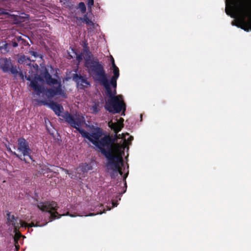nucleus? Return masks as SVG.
I'll list each match as a JSON object with an SVG mask.
<instances>
[{"label":"nucleus","mask_w":251,"mask_h":251,"mask_svg":"<svg viewBox=\"0 0 251 251\" xmlns=\"http://www.w3.org/2000/svg\"><path fill=\"white\" fill-rule=\"evenodd\" d=\"M229 8V10L227 8L226 9L227 15L233 17L231 15L233 13L238 16L236 26L247 32L251 30V2L245 0H233Z\"/></svg>","instance_id":"1"},{"label":"nucleus","mask_w":251,"mask_h":251,"mask_svg":"<svg viewBox=\"0 0 251 251\" xmlns=\"http://www.w3.org/2000/svg\"><path fill=\"white\" fill-rule=\"evenodd\" d=\"M25 77L26 80L31 81L30 86L36 92L37 95H39L45 89L44 87L38 84V81H45L50 86L54 84L58 85L56 87L53 88L56 96L59 95L63 98H67L66 91L62 88L61 82L56 78H52L46 67L43 68V72H41L39 75L35 76L34 79H32V76L30 75L25 76Z\"/></svg>","instance_id":"2"},{"label":"nucleus","mask_w":251,"mask_h":251,"mask_svg":"<svg viewBox=\"0 0 251 251\" xmlns=\"http://www.w3.org/2000/svg\"><path fill=\"white\" fill-rule=\"evenodd\" d=\"M101 84L106 91L107 96L109 99L106 101L104 108L109 112L115 114L119 113L122 109L126 110V105L124 102L122 95L115 96L116 91H112L110 86L106 74H105L95 79Z\"/></svg>","instance_id":"3"},{"label":"nucleus","mask_w":251,"mask_h":251,"mask_svg":"<svg viewBox=\"0 0 251 251\" xmlns=\"http://www.w3.org/2000/svg\"><path fill=\"white\" fill-rule=\"evenodd\" d=\"M63 117L65 119V121L67 122L71 127L75 128L78 131L81 135V136L87 139L93 145L96 147L100 142V137L102 135V129L100 127H97L96 131L90 134L89 132L85 131L84 129L81 128V126L84 122V121L79 117H75L71 113L66 112L65 113Z\"/></svg>","instance_id":"4"},{"label":"nucleus","mask_w":251,"mask_h":251,"mask_svg":"<svg viewBox=\"0 0 251 251\" xmlns=\"http://www.w3.org/2000/svg\"><path fill=\"white\" fill-rule=\"evenodd\" d=\"M84 44L83 53L85 67L88 72L93 76L94 79L106 74L103 64L97 58H93L87 41L83 42Z\"/></svg>","instance_id":"5"},{"label":"nucleus","mask_w":251,"mask_h":251,"mask_svg":"<svg viewBox=\"0 0 251 251\" xmlns=\"http://www.w3.org/2000/svg\"><path fill=\"white\" fill-rule=\"evenodd\" d=\"M116 139V137H113L109 134L105 135L100 138V142L96 145V147L106 158L107 161L117 155L114 154L113 151Z\"/></svg>","instance_id":"6"},{"label":"nucleus","mask_w":251,"mask_h":251,"mask_svg":"<svg viewBox=\"0 0 251 251\" xmlns=\"http://www.w3.org/2000/svg\"><path fill=\"white\" fill-rule=\"evenodd\" d=\"M37 207L43 212H48L50 215V221H52L56 219L61 218L62 216L67 215L72 217L76 216V215L71 214L67 212L66 214H59L57 212L58 206L57 202L54 201H45L40 202L37 204Z\"/></svg>","instance_id":"7"},{"label":"nucleus","mask_w":251,"mask_h":251,"mask_svg":"<svg viewBox=\"0 0 251 251\" xmlns=\"http://www.w3.org/2000/svg\"><path fill=\"white\" fill-rule=\"evenodd\" d=\"M124 165L123 157L121 155H117L107 160L105 165L108 170H112L113 172L119 173L121 176L123 174L122 167Z\"/></svg>","instance_id":"8"},{"label":"nucleus","mask_w":251,"mask_h":251,"mask_svg":"<svg viewBox=\"0 0 251 251\" xmlns=\"http://www.w3.org/2000/svg\"><path fill=\"white\" fill-rule=\"evenodd\" d=\"M17 151L21 153L20 155L22 156V158L28 157L32 162L34 161L31 155L32 151L29 147V143L23 137L18 139Z\"/></svg>","instance_id":"9"},{"label":"nucleus","mask_w":251,"mask_h":251,"mask_svg":"<svg viewBox=\"0 0 251 251\" xmlns=\"http://www.w3.org/2000/svg\"><path fill=\"white\" fill-rule=\"evenodd\" d=\"M0 69L3 73L10 72L11 74L16 75L18 73V70L16 66L12 65L11 60L10 58H0Z\"/></svg>","instance_id":"10"},{"label":"nucleus","mask_w":251,"mask_h":251,"mask_svg":"<svg viewBox=\"0 0 251 251\" xmlns=\"http://www.w3.org/2000/svg\"><path fill=\"white\" fill-rule=\"evenodd\" d=\"M40 102L42 104L48 106L49 107H50L57 116H62L63 118H64L63 115L66 112H68V111H66L61 114V113L64 111L63 107L61 104H58L52 100H50L49 102L47 100H40ZM68 113H70L69 112ZM63 119L65 120L64 118Z\"/></svg>","instance_id":"11"},{"label":"nucleus","mask_w":251,"mask_h":251,"mask_svg":"<svg viewBox=\"0 0 251 251\" xmlns=\"http://www.w3.org/2000/svg\"><path fill=\"white\" fill-rule=\"evenodd\" d=\"M73 79L77 85V87L80 89L84 90L86 88L90 86V82L88 81L86 75H81L80 74H74L73 75Z\"/></svg>","instance_id":"12"},{"label":"nucleus","mask_w":251,"mask_h":251,"mask_svg":"<svg viewBox=\"0 0 251 251\" xmlns=\"http://www.w3.org/2000/svg\"><path fill=\"white\" fill-rule=\"evenodd\" d=\"M108 126L115 133V137H117V133L121 131L124 127L123 126L119 123H112L111 121L108 123ZM118 138L120 137H118Z\"/></svg>","instance_id":"13"},{"label":"nucleus","mask_w":251,"mask_h":251,"mask_svg":"<svg viewBox=\"0 0 251 251\" xmlns=\"http://www.w3.org/2000/svg\"><path fill=\"white\" fill-rule=\"evenodd\" d=\"M63 6L68 8L70 10H73L75 9L74 2L72 0H60Z\"/></svg>","instance_id":"14"},{"label":"nucleus","mask_w":251,"mask_h":251,"mask_svg":"<svg viewBox=\"0 0 251 251\" xmlns=\"http://www.w3.org/2000/svg\"><path fill=\"white\" fill-rule=\"evenodd\" d=\"M75 19L77 20L82 21L88 26H93L94 25V23L88 17L87 14H85L83 17H75Z\"/></svg>","instance_id":"15"},{"label":"nucleus","mask_w":251,"mask_h":251,"mask_svg":"<svg viewBox=\"0 0 251 251\" xmlns=\"http://www.w3.org/2000/svg\"><path fill=\"white\" fill-rule=\"evenodd\" d=\"M79 169L83 173H87L93 169V167L90 163H82L79 166Z\"/></svg>","instance_id":"16"},{"label":"nucleus","mask_w":251,"mask_h":251,"mask_svg":"<svg viewBox=\"0 0 251 251\" xmlns=\"http://www.w3.org/2000/svg\"><path fill=\"white\" fill-rule=\"evenodd\" d=\"M44 93L48 99H51L56 96L53 88H46L43 90L42 93Z\"/></svg>","instance_id":"17"},{"label":"nucleus","mask_w":251,"mask_h":251,"mask_svg":"<svg viewBox=\"0 0 251 251\" xmlns=\"http://www.w3.org/2000/svg\"><path fill=\"white\" fill-rule=\"evenodd\" d=\"M10 43H7L6 41L1 42L0 43V50H3L5 52H7L9 51L10 50Z\"/></svg>","instance_id":"18"},{"label":"nucleus","mask_w":251,"mask_h":251,"mask_svg":"<svg viewBox=\"0 0 251 251\" xmlns=\"http://www.w3.org/2000/svg\"><path fill=\"white\" fill-rule=\"evenodd\" d=\"M6 148L8 152L15 155L17 158L20 159L21 160L24 161L25 163H29V162L27 160L26 158H22V156L21 155H20L19 153H16L15 151H13L9 147H7Z\"/></svg>","instance_id":"19"},{"label":"nucleus","mask_w":251,"mask_h":251,"mask_svg":"<svg viewBox=\"0 0 251 251\" xmlns=\"http://www.w3.org/2000/svg\"><path fill=\"white\" fill-rule=\"evenodd\" d=\"M15 234L14 237V244L16 248H19V246L18 245V240L22 236V234L19 231V230L18 231H14Z\"/></svg>","instance_id":"20"},{"label":"nucleus","mask_w":251,"mask_h":251,"mask_svg":"<svg viewBox=\"0 0 251 251\" xmlns=\"http://www.w3.org/2000/svg\"><path fill=\"white\" fill-rule=\"evenodd\" d=\"M18 45H22L23 46H29L28 42L23 38L21 36H16Z\"/></svg>","instance_id":"21"},{"label":"nucleus","mask_w":251,"mask_h":251,"mask_svg":"<svg viewBox=\"0 0 251 251\" xmlns=\"http://www.w3.org/2000/svg\"><path fill=\"white\" fill-rule=\"evenodd\" d=\"M19 220L18 217H16L15 220L10 223V225H12L14 226V231H18L19 230Z\"/></svg>","instance_id":"22"},{"label":"nucleus","mask_w":251,"mask_h":251,"mask_svg":"<svg viewBox=\"0 0 251 251\" xmlns=\"http://www.w3.org/2000/svg\"><path fill=\"white\" fill-rule=\"evenodd\" d=\"M76 9H79L82 13H85L86 11V8L85 3L83 2H80L79 3Z\"/></svg>","instance_id":"23"},{"label":"nucleus","mask_w":251,"mask_h":251,"mask_svg":"<svg viewBox=\"0 0 251 251\" xmlns=\"http://www.w3.org/2000/svg\"><path fill=\"white\" fill-rule=\"evenodd\" d=\"M16 217H15L14 215H11V212L7 211H6V219L7 222L10 224L12 222V221L15 220Z\"/></svg>","instance_id":"24"},{"label":"nucleus","mask_w":251,"mask_h":251,"mask_svg":"<svg viewBox=\"0 0 251 251\" xmlns=\"http://www.w3.org/2000/svg\"><path fill=\"white\" fill-rule=\"evenodd\" d=\"M90 109L92 110L93 113L97 114L100 111L99 104L97 103H95L90 108Z\"/></svg>","instance_id":"25"},{"label":"nucleus","mask_w":251,"mask_h":251,"mask_svg":"<svg viewBox=\"0 0 251 251\" xmlns=\"http://www.w3.org/2000/svg\"><path fill=\"white\" fill-rule=\"evenodd\" d=\"M117 79H118V78H117L111 77L110 80V81H108V82L109 83V85H110V84H111L114 89H116V88L117 87ZM116 90V89H114V90Z\"/></svg>","instance_id":"26"},{"label":"nucleus","mask_w":251,"mask_h":251,"mask_svg":"<svg viewBox=\"0 0 251 251\" xmlns=\"http://www.w3.org/2000/svg\"><path fill=\"white\" fill-rule=\"evenodd\" d=\"M113 75L111 77L113 78H118L120 75L119 69V68H116L112 70Z\"/></svg>","instance_id":"27"},{"label":"nucleus","mask_w":251,"mask_h":251,"mask_svg":"<svg viewBox=\"0 0 251 251\" xmlns=\"http://www.w3.org/2000/svg\"><path fill=\"white\" fill-rule=\"evenodd\" d=\"M8 43H10V44H11V46H10V48L11 47L16 48V47H18V46L16 37L13 39H12V40L9 41Z\"/></svg>","instance_id":"28"},{"label":"nucleus","mask_w":251,"mask_h":251,"mask_svg":"<svg viewBox=\"0 0 251 251\" xmlns=\"http://www.w3.org/2000/svg\"><path fill=\"white\" fill-rule=\"evenodd\" d=\"M86 3L89 10H91L94 5V0H87Z\"/></svg>","instance_id":"29"},{"label":"nucleus","mask_w":251,"mask_h":251,"mask_svg":"<svg viewBox=\"0 0 251 251\" xmlns=\"http://www.w3.org/2000/svg\"><path fill=\"white\" fill-rule=\"evenodd\" d=\"M83 57L84 58V53H80V54H77L76 58L77 61H78V62H80L82 61Z\"/></svg>","instance_id":"30"},{"label":"nucleus","mask_w":251,"mask_h":251,"mask_svg":"<svg viewBox=\"0 0 251 251\" xmlns=\"http://www.w3.org/2000/svg\"><path fill=\"white\" fill-rule=\"evenodd\" d=\"M19 226H20L21 227H28V224H27L26 222L21 220H19Z\"/></svg>","instance_id":"31"},{"label":"nucleus","mask_w":251,"mask_h":251,"mask_svg":"<svg viewBox=\"0 0 251 251\" xmlns=\"http://www.w3.org/2000/svg\"><path fill=\"white\" fill-rule=\"evenodd\" d=\"M29 52L32 56H33L34 57H37L39 56L38 52L36 51L30 50Z\"/></svg>","instance_id":"32"},{"label":"nucleus","mask_w":251,"mask_h":251,"mask_svg":"<svg viewBox=\"0 0 251 251\" xmlns=\"http://www.w3.org/2000/svg\"><path fill=\"white\" fill-rule=\"evenodd\" d=\"M28 227H35V226H38V225L37 224H35L34 223L31 222L30 224H28Z\"/></svg>","instance_id":"33"},{"label":"nucleus","mask_w":251,"mask_h":251,"mask_svg":"<svg viewBox=\"0 0 251 251\" xmlns=\"http://www.w3.org/2000/svg\"><path fill=\"white\" fill-rule=\"evenodd\" d=\"M19 74V76H20L22 79H24V75H23V73H22V72H18L17 74Z\"/></svg>","instance_id":"34"},{"label":"nucleus","mask_w":251,"mask_h":251,"mask_svg":"<svg viewBox=\"0 0 251 251\" xmlns=\"http://www.w3.org/2000/svg\"><path fill=\"white\" fill-rule=\"evenodd\" d=\"M123 122H124V119L122 118H120L119 122H118L117 123H120L121 125H122V126H124Z\"/></svg>","instance_id":"35"},{"label":"nucleus","mask_w":251,"mask_h":251,"mask_svg":"<svg viewBox=\"0 0 251 251\" xmlns=\"http://www.w3.org/2000/svg\"><path fill=\"white\" fill-rule=\"evenodd\" d=\"M111 65H112V70L116 69V68H118V67L116 65L115 62H113V63Z\"/></svg>","instance_id":"36"},{"label":"nucleus","mask_w":251,"mask_h":251,"mask_svg":"<svg viewBox=\"0 0 251 251\" xmlns=\"http://www.w3.org/2000/svg\"><path fill=\"white\" fill-rule=\"evenodd\" d=\"M64 171L65 172L66 174L70 175L71 174V171L70 170L64 169Z\"/></svg>","instance_id":"37"},{"label":"nucleus","mask_w":251,"mask_h":251,"mask_svg":"<svg viewBox=\"0 0 251 251\" xmlns=\"http://www.w3.org/2000/svg\"><path fill=\"white\" fill-rule=\"evenodd\" d=\"M124 109H122V113L121 114V115H122V116H124L125 115V111H126V110H124Z\"/></svg>","instance_id":"38"},{"label":"nucleus","mask_w":251,"mask_h":251,"mask_svg":"<svg viewBox=\"0 0 251 251\" xmlns=\"http://www.w3.org/2000/svg\"><path fill=\"white\" fill-rule=\"evenodd\" d=\"M111 65L112 64L113 62H115L114 59L112 56H111Z\"/></svg>","instance_id":"39"},{"label":"nucleus","mask_w":251,"mask_h":251,"mask_svg":"<svg viewBox=\"0 0 251 251\" xmlns=\"http://www.w3.org/2000/svg\"><path fill=\"white\" fill-rule=\"evenodd\" d=\"M96 214H95L94 213H90L89 215H85V216H94V215H95Z\"/></svg>","instance_id":"40"},{"label":"nucleus","mask_w":251,"mask_h":251,"mask_svg":"<svg viewBox=\"0 0 251 251\" xmlns=\"http://www.w3.org/2000/svg\"><path fill=\"white\" fill-rule=\"evenodd\" d=\"M4 13L3 9L0 8V14Z\"/></svg>","instance_id":"41"},{"label":"nucleus","mask_w":251,"mask_h":251,"mask_svg":"<svg viewBox=\"0 0 251 251\" xmlns=\"http://www.w3.org/2000/svg\"><path fill=\"white\" fill-rule=\"evenodd\" d=\"M112 205H113V207H115V206H117V203H115V202H112Z\"/></svg>","instance_id":"42"},{"label":"nucleus","mask_w":251,"mask_h":251,"mask_svg":"<svg viewBox=\"0 0 251 251\" xmlns=\"http://www.w3.org/2000/svg\"><path fill=\"white\" fill-rule=\"evenodd\" d=\"M125 138H126L125 135L124 134H122V137H121V138L125 139Z\"/></svg>","instance_id":"43"},{"label":"nucleus","mask_w":251,"mask_h":251,"mask_svg":"<svg viewBox=\"0 0 251 251\" xmlns=\"http://www.w3.org/2000/svg\"><path fill=\"white\" fill-rule=\"evenodd\" d=\"M127 174H128V173H127V174H126V175H124V179H126V178L127 177Z\"/></svg>","instance_id":"44"},{"label":"nucleus","mask_w":251,"mask_h":251,"mask_svg":"<svg viewBox=\"0 0 251 251\" xmlns=\"http://www.w3.org/2000/svg\"><path fill=\"white\" fill-rule=\"evenodd\" d=\"M129 138V139H130V140H133V137L132 136H130Z\"/></svg>","instance_id":"45"},{"label":"nucleus","mask_w":251,"mask_h":251,"mask_svg":"<svg viewBox=\"0 0 251 251\" xmlns=\"http://www.w3.org/2000/svg\"><path fill=\"white\" fill-rule=\"evenodd\" d=\"M125 185L126 187H126H127V186H126V183H125Z\"/></svg>","instance_id":"46"}]
</instances>
